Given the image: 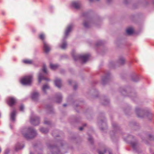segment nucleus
Returning a JSON list of instances; mask_svg holds the SVG:
<instances>
[{"instance_id": "f257e3e1", "label": "nucleus", "mask_w": 154, "mask_h": 154, "mask_svg": "<svg viewBox=\"0 0 154 154\" xmlns=\"http://www.w3.org/2000/svg\"><path fill=\"white\" fill-rule=\"evenodd\" d=\"M21 132L24 137L27 139L32 138L37 134L35 130L31 127L23 129Z\"/></svg>"}, {"instance_id": "f03ea898", "label": "nucleus", "mask_w": 154, "mask_h": 154, "mask_svg": "<svg viewBox=\"0 0 154 154\" xmlns=\"http://www.w3.org/2000/svg\"><path fill=\"white\" fill-rule=\"evenodd\" d=\"M72 56L75 60L76 61L80 60L82 61V63L86 62L90 56V55L89 54L82 55L78 54L75 55L74 54H72Z\"/></svg>"}, {"instance_id": "7ed1b4c3", "label": "nucleus", "mask_w": 154, "mask_h": 154, "mask_svg": "<svg viewBox=\"0 0 154 154\" xmlns=\"http://www.w3.org/2000/svg\"><path fill=\"white\" fill-rule=\"evenodd\" d=\"M32 81V75H29L23 77L21 80V82L24 85H31Z\"/></svg>"}, {"instance_id": "20e7f679", "label": "nucleus", "mask_w": 154, "mask_h": 154, "mask_svg": "<svg viewBox=\"0 0 154 154\" xmlns=\"http://www.w3.org/2000/svg\"><path fill=\"white\" fill-rule=\"evenodd\" d=\"M136 112L137 116L139 117L143 118L146 116L150 118L152 117V114L148 112H145L143 110L138 108L136 109Z\"/></svg>"}, {"instance_id": "39448f33", "label": "nucleus", "mask_w": 154, "mask_h": 154, "mask_svg": "<svg viewBox=\"0 0 154 154\" xmlns=\"http://www.w3.org/2000/svg\"><path fill=\"white\" fill-rule=\"evenodd\" d=\"M42 71L44 72V74L42 73V72L39 73L38 77V82L39 83H40L41 81L42 80H45L47 81L49 80L48 79L45 77V74H47V72L46 70V67L45 65H43L42 69Z\"/></svg>"}, {"instance_id": "423d86ee", "label": "nucleus", "mask_w": 154, "mask_h": 154, "mask_svg": "<svg viewBox=\"0 0 154 154\" xmlns=\"http://www.w3.org/2000/svg\"><path fill=\"white\" fill-rule=\"evenodd\" d=\"M105 76L102 77V84L104 85L106 84L109 81V78L110 73L109 72H106L105 73Z\"/></svg>"}, {"instance_id": "0eeeda50", "label": "nucleus", "mask_w": 154, "mask_h": 154, "mask_svg": "<svg viewBox=\"0 0 154 154\" xmlns=\"http://www.w3.org/2000/svg\"><path fill=\"white\" fill-rule=\"evenodd\" d=\"M30 122L33 125H38L40 122L39 118L36 116L32 117L30 119Z\"/></svg>"}, {"instance_id": "6e6552de", "label": "nucleus", "mask_w": 154, "mask_h": 154, "mask_svg": "<svg viewBox=\"0 0 154 154\" xmlns=\"http://www.w3.org/2000/svg\"><path fill=\"white\" fill-rule=\"evenodd\" d=\"M49 149L51 150V149H53L55 151L54 152H52V154H63V153H60V151L58 150L57 147L55 146H53L50 144H48L47 145Z\"/></svg>"}, {"instance_id": "1a4fd4ad", "label": "nucleus", "mask_w": 154, "mask_h": 154, "mask_svg": "<svg viewBox=\"0 0 154 154\" xmlns=\"http://www.w3.org/2000/svg\"><path fill=\"white\" fill-rule=\"evenodd\" d=\"M16 102L15 99L13 97H9L7 100V104L11 107L14 105Z\"/></svg>"}, {"instance_id": "9d476101", "label": "nucleus", "mask_w": 154, "mask_h": 154, "mask_svg": "<svg viewBox=\"0 0 154 154\" xmlns=\"http://www.w3.org/2000/svg\"><path fill=\"white\" fill-rule=\"evenodd\" d=\"M43 45L44 51L45 53H47L51 50V47L46 41H44Z\"/></svg>"}, {"instance_id": "9b49d317", "label": "nucleus", "mask_w": 154, "mask_h": 154, "mask_svg": "<svg viewBox=\"0 0 154 154\" xmlns=\"http://www.w3.org/2000/svg\"><path fill=\"white\" fill-rule=\"evenodd\" d=\"M16 111L14 109L11 113L10 119L11 122H14L15 121Z\"/></svg>"}, {"instance_id": "f8f14e48", "label": "nucleus", "mask_w": 154, "mask_h": 154, "mask_svg": "<svg viewBox=\"0 0 154 154\" xmlns=\"http://www.w3.org/2000/svg\"><path fill=\"white\" fill-rule=\"evenodd\" d=\"M73 26L72 25L70 24L66 28L65 31V36L64 37L65 39H66L69 33L71 31Z\"/></svg>"}, {"instance_id": "ddd939ff", "label": "nucleus", "mask_w": 154, "mask_h": 154, "mask_svg": "<svg viewBox=\"0 0 154 154\" xmlns=\"http://www.w3.org/2000/svg\"><path fill=\"white\" fill-rule=\"evenodd\" d=\"M72 6L76 9H79L81 6V3L79 1H74L72 3Z\"/></svg>"}, {"instance_id": "4468645a", "label": "nucleus", "mask_w": 154, "mask_h": 154, "mask_svg": "<svg viewBox=\"0 0 154 154\" xmlns=\"http://www.w3.org/2000/svg\"><path fill=\"white\" fill-rule=\"evenodd\" d=\"M39 93L36 92H33L31 95L32 99L35 101H37L39 97Z\"/></svg>"}, {"instance_id": "2eb2a0df", "label": "nucleus", "mask_w": 154, "mask_h": 154, "mask_svg": "<svg viewBox=\"0 0 154 154\" xmlns=\"http://www.w3.org/2000/svg\"><path fill=\"white\" fill-rule=\"evenodd\" d=\"M55 84L56 86L59 88H60L61 87V80L59 79H56L55 81Z\"/></svg>"}, {"instance_id": "dca6fc26", "label": "nucleus", "mask_w": 154, "mask_h": 154, "mask_svg": "<svg viewBox=\"0 0 154 154\" xmlns=\"http://www.w3.org/2000/svg\"><path fill=\"white\" fill-rule=\"evenodd\" d=\"M131 145L134 149L136 152H137V150L138 147L137 143L135 142H132L131 143Z\"/></svg>"}, {"instance_id": "f3484780", "label": "nucleus", "mask_w": 154, "mask_h": 154, "mask_svg": "<svg viewBox=\"0 0 154 154\" xmlns=\"http://www.w3.org/2000/svg\"><path fill=\"white\" fill-rule=\"evenodd\" d=\"M62 96L60 93L56 94V101L57 103H60L61 102Z\"/></svg>"}, {"instance_id": "a211bd4d", "label": "nucleus", "mask_w": 154, "mask_h": 154, "mask_svg": "<svg viewBox=\"0 0 154 154\" xmlns=\"http://www.w3.org/2000/svg\"><path fill=\"white\" fill-rule=\"evenodd\" d=\"M23 144L21 145L20 143H18L15 146V150L16 151H18L19 150L23 148L24 147Z\"/></svg>"}, {"instance_id": "6ab92c4d", "label": "nucleus", "mask_w": 154, "mask_h": 154, "mask_svg": "<svg viewBox=\"0 0 154 154\" xmlns=\"http://www.w3.org/2000/svg\"><path fill=\"white\" fill-rule=\"evenodd\" d=\"M108 152L109 154H112V152L108 149H105L104 150L103 152H102L101 151L98 150V153L99 154H104V153H105Z\"/></svg>"}, {"instance_id": "aec40b11", "label": "nucleus", "mask_w": 154, "mask_h": 154, "mask_svg": "<svg viewBox=\"0 0 154 154\" xmlns=\"http://www.w3.org/2000/svg\"><path fill=\"white\" fill-rule=\"evenodd\" d=\"M39 38L42 41L43 43L44 41H46L45 40V35L44 33H42L40 34L39 35Z\"/></svg>"}, {"instance_id": "412c9836", "label": "nucleus", "mask_w": 154, "mask_h": 154, "mask_svg": "<svg viewBox=\"0 0 154 154\" xmlns=\"http://www.w3.org/2000/svg\"><path fill=\"white\" fill-rule=\"evenodd\" d=\"M49 88V86L47 84H45L43 86L42 90L45 94H46V90Z\"/></svg>"}, {"instance_id": "4be33fe9", "label": "nucleus", "mask_w": 154, "mask_h": 154, "mask_svg": "<svg viewBox=\"0 0 154 154\" xmlns=\"http://www.w3.org/2000/svg\"><path fill=\"white\" fill-rule=\"evenodd\" d=\"M40 131L42 133L46 134L48 131V130L47 128H41L40 129Z\"/></svg>"}, {"instance_id": "5701e85b", "label": "nucleus", "mask_w": 154, "mask_h": 154, "mask_svg": "<svg viewBox=\"0 0 154 154\" xmlns=\"http://www.w3.org/2000/svg\"><path fill=\"white\" fill-rule=\"evenodd\" d=\"M59 66V65L57 64H53L52 63L50 64V67L52 70H55Z\"/></svg>"}, {"instance_id": "b1692460", "label": "nucleus", "mask_w": 154, "mask_h": 154, "mask_svg": "<svg viewBox=\"0 0 154 154\" xmlns=\"http://www.w3.org/2000/svg\"><path fill=\"white\" fill-rule=\"evenodd\" d=\"M126 32L128 34L130 35L133 33L134 30L132 28H129L126 30Z\"/></svg>"}, {"instance_id": "393cba45", "label": "nucleus", "mask_w": 154, "mask_h": 154, "mask_svg": "<svg viewBox=\"0 0 154 154\" xmlns=\"http://www.w3.org/2000/svg\"><path fill=\"white\" fill-rule=\"evenodd\" d=\"M67 43L66 41H64L62 44L60 45V47L62 49H65L66 47Z\"/></svg>"}, {"instance_id": "a878e982", "label": "nucleus", "mask_w": 154, "mask_h": 154, "mask_svg": "<svg viewBox=\"0 0 154 154\" xmlns=\"http://www.w3.org/2000/svg\"><path fill=\"white\" fill-rule=\"evenodd\" d=\"M23 62L27 64H31L33 63L32 60H23Z\"/></svg>"}, {"instance_id": "bb28decb", "label": "nucleus", "mask_w": 154, "mask_h": 154, "mask_svg": "<svg viewBox=\"0 0 154 154\" xmlns=\"http://www.w3.org/2000/svg\"><path fill=\"white\" fill-rule=\"evenodd\" d=\"M118 62L120 64L123 65L125 63V60L123 58L121 57L119 59Z\"/></svg>"}, {"instance_id": "cd10ccee", "label": "nucleus", "mask_w": 154, "mask_h": 154, "mask_svg": "<svg viewBox=\"0 0 154 154\" xmlns=\"http://www.w3.org/2000/svg\"><path fill=\"white\" fill-rule=\"evenodd\" d=\"M132 80L134 82H137L139 80V78L138 76L135 75L132 77Z\"/></svg>"}, {"instance_id": "c85d7f7f", "label": "nucleus", "mask_w": 154, "mask_h": 154, "mask_svg": "<svg viewBox=\"0 0 154 154\" xmlns=\"http://www.w3.org/2000/svg\"><path fill=\"white\" fill-rule=\"evenodd\" d=\"M84 26L86 28H88L90 27L89 22L86 21H85L83 23Z\"/></svg>"}, {"instance_id": "c756f323", "label": "nucleus", "mask_w": 154, "mask_h": 154, "mask_svg": "<svg viewBox=\"0 0 154 154\" xmlns=\"http://www.w3.org/2000/svg\"><path fill=\"white\" fill-rule=\"evenodd\" d=\"M112 125L114 129H119V127L116 123H112Z\"/></svg>"}, {"instance_id": "7c9ffc66", "label": "nucleus", "mask_w": 154, "mask_h": 154, "mask_svg": "<svg viewBox=\"0 0 154 154\" xmlns=\"http://www.w3.org/2000/svg\"><path fill=\"white\" fill-rule=\"evenodd\" d=\"M104 103H103V104L104 105H106L109 104V100L108 99L104 100Z\"/></svg>"}, {"instance_id": "2f4dec72", "label": "nucleus", "mask_w": 154, "mask_h": 154, "mask_svg": "<svg viewBox=\"0 0 154 154\" xmlns=\"http://www.w3.org/2000/svg\"><path fill=\"white\" fill-rule=\"evenodd\" d=\"M89 137L88 139V140L91 143H93V139L92 137L89 135Z\"/></svg>"}, {"instance_id": "473e14b6", "label": "nucleus", "mask_w": 154, "mask_h": 154, "mask_svg": "<svg viewBox=\"0 0 154 154\" xmlns=\"http://www.w3.org/2000/svg\"><path fill=\"white\" fill-rule=\"evenodd\" d=\"M149 139L150 140H154V135H152L151 134H149L148 135Z\"/></svg>"}, {"instance_id": "72a5a7b5", "label": "nucleus", "mask_w": 154, "mask_h": 154, "mask_svg": "<svg viewBox=\"0 0 154 154\" xmlns=\"http://www.w3.org/2000/svg\"><path fill=\"white\" fill-rule=\"evenodd\" d=\"M103 42L102 41H100L98 42L96 44V45L97 46L101 45L102 44Z\"/></svg>"}, {"instance_id": "f704fd0d", "label": "nucleus", "mask_w": 154, "mask_h": 154, "mask_svg": "<svg viewBox=\"0 0 154 154\" xmlns=\"http://www.w3.org/2000/svg\"><path fill=\"white\" fill-rule=\"evenodd\" d=\"M24 108V106L23 105H21L20 107V111H23Z\"/></svg>"}, {"instance_id": "c9c22d12", "label": "nucleus", "mask_w": 154, "mask_h": 154, "mask_svg": "<svg viewBox=\"0 0 154 154\" xmlns=\"http://www.w3.org/2000/svg\"><path fill=\"white\" fill-rule=\"evenodd\" d=\"M44 123L47 125H50L51 124V122L50 121L45 120L44 121Z\"/></svg>"}, {"instance_id": "e433bc0d", "label": "nucleus", "mask_w": 154, "mask_h": 154, "mask_svg": "<svg viewBox=\"0 0 154 154\" xmlns=\"http://www.w3.org/2000/svg\"><path fill=\"white\" fill-rule=\"evenodd\" d=\"M77 88V85H75L74 86H73V88H74V89L75 90Z\"/></svg>"}, {"instance_id": "4c0bfd02", "label": "nucleus", "mask_w": 154, "mask_h": 154, "mask_svg": "<svg viewBox=\"0 0 154 154\" xmlns=\"http://www.w3.org/2000/svg\"><path fill=\"white\" fill-rule=\"evenodd\" d=\"M69 83V85H71L72 83V81L71 80H69L68 81Z\"/></svg>"}, {"instance_id": "58836bf2", "label": "nucleus", "mask_w": 154, "mask_h": 154, "mask_svg": "<svg viewBox=\"0 0 154 154\" xmlns=\"http://www.w3.org/2000/svg\"><path fill=\"white\" fill-rule=\"evenodd\" d=\"M83 128L81 127L79 128V129L80 131H82L83 130Z\"/></svg>"}, {"instance_id": "ea45409f", "label": "nucleus", "mask_w": 154, "mask_h": 154, "mask_svg": "<svg viewBox=\"0 0 154 154\" xmlns=\"http://www.w3.org/2000/svg\"><path fill=\"white\" fill-rule=\"evenodd\" d=\"M2 14L3 15H5V13L4 11H2Z\"/></svg>"}, {"instance_id": "a19ab883", "label": "nucleus", "mask_w": 154, "mask_h": 154, "mask_svg": "<svg viewBox=\"0 0 154 154\" xmlns=\"http://www.w3.org/2000/svg\"><path fill=\"white\" fill-rule=\"evenodd\" d=\"M87 14H85V13H84L83 14V16H86V15H87Z\"/></svg>"}, {"instance_id": "79ce46f5", "label": "nucleus", "mask_w": 154, "mask_h": 154, "mask_svg": "<svg viewBox=\"0 0 154 154\" xmlns=\"http://www.w3.org/2000/svg\"><path fill=\"white\" fill-rule=\"evenodd\" d=\"M63 106L65 107V106H66V104H63Z\"/></svg>"}, {"instance_id": "37998d69", "label": "nucleus", "mask_w": 154, "mask_h": 154, "mask_svg": "<svg viewBox=\"0 0 154 154\" xmlns=\"http://www.w3.org/2000/svg\"><path fill=\"white\" fill-rule=\"evenodd\" d=\"M94 0H89V1L91 2H92L94 1Z\"/></svg>"}, {"instance_id": "c03bdc74", "label": "nucleus", "mask_w": 154, "mask_h": 154, "mask_svg": "<svg viewBox=\"0 0 154 154\" xmlns=\"http://www.w3.org/2000/svg\"><path fill=\"white\" fill-rule=\"evenodd\" d=\"M111 0H107V1L108 2H110L111 1Z\"/></svg>"}, {"instance_id": "a18cd8bd", "label": "nucleus", "mask_w": 154, "mask_h": 154, "mask_svg": "<svg viewBox=\"0 0 154 154\" xmlns=\"http://www.w3.org/2000/svg\"><path fill=\"white\" fill-rule=\"evenodd\" d=\"M86 124H85L83 125V126H86Z\"/></svg>"}, {"instance_id": "49530a36", "label": "nucleus", "mask_w": 154, "mask_h": 154, "mask_svg": "<svg viewBox=\"0 0 154 154\" xmlns=\"http://www.w3.org/2000/svg\"><path fill=\"white\" fill-rule=\"evenodd\" d=\"M52 135L54 136H56V135H55L53 133H52Z\"/></svg>"}, {"instance_id": "de8ad7c7", "label": "nucleus", "mask_w": 154, "mask_h": 154, "mask_svg": "<svg viewBox=\"0 0 154 154\" xmlns=\"http://www.w3.org/2000/svg\"><path fill=\"white\" fill-rule=\"evenodd\" d=\"M123 92H125V93L126 92V91H125L124 90H123Z\"/></svg>"}, {"instance_id": "09e8293b", "label": "nucleus", "mask_w": 154, "mask_h": 154, "mask_svg": "<svg viewBox=\"0 0 154 154\" xmlns=\"http://www.w3.org/2000/svg\"><path fill=\"white\" fill-rule=\"evenodd\" d=\"M60 143L61 144V146H62L63 145L62 144V143Z\"/></svg>"}, {"instance_id": "8fccbe9b", "label": "nucleus", "mask_w": 154, "mask_h": 154, "mask_svg": "<svg viewBox=\"0 0 154 154\" xmlns=\"http://www.w3.org/2000/svg\"><path fill=\"white\" fill-rule=\"evenodd\" d=\"M101 129L102 130H103V128H101Z\"/></svg>"}, {"instance_id": "3c124183", "label": "nucleus", "mask_w": 154, "mask_h": 154, "mask_svg": "<svg viewBox=\"0 0 154 154\" xmlns=\"http://www.w3.org/2000/svg\"><path fill=\"white\" fill-rule=\"evenodd\" d=\"M5 153H6V154H8V153H7V152H5Z\"/></svg>"}, {"instance_id": "603ef678", "label": "nucleus", "mask_w": 154, "mask_h": 154, "mask_svg": "<svg viewBox=\"0 0 154 154\" xmlns=\"http://www.w3.org/2000/svg\"><path fill=\"white\" fill-rule=\"evenodd\" d=\"M97 1H99V0H96Z\"/></svg>"}, {"instance_id": "864d4df0", "label": "nucleus", "mask_w": 154, "mask_h": 154, "mask_svg": "<svg viewBox=\"0 0 154 154\" xmlns=\"http://www.w3.org/2000/svg\"><path fill=\"white\" fill-rule=\"evenodd\" d=\"M30 154H32V153H31V152H30Z\"/></svg>"}, {"instance_id": "5fc2aeb1", "label": "nucleus", "mask_w": 154, "mask_h": 154, "mask_svg": "<svg viewBox=\"0 0 154 154\" xmlns=\"http://www.w3.org/2000/svg\"><path fill=\"white\" fill-rule=\"evenodd\" d=\"M153 154H154V152L153 153Z\"/></svg>"}]
</instances>
